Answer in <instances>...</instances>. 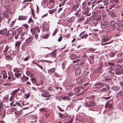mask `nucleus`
Listing matches in <instances>:
<instances>
[{
  "label": "nucleus",
  "instance_id": "f257e3e1",
  "mask_svg": "<svg viewBox=\"0 0 123 123\" xmlns=\"http://www.w3.org/2000/svg\"><path fill=\"white\" fill-rule=\"evenodd\" d=\"M108 64L109 65L111 66V67H110V70L108 71L109 73L111 74H114L115 73L116 74H120L118 71L117 72V71H114L115 69L114 64L110 62H108Z\"/></svg>",
  "mask_w": 123,
  "mask_h": 123
},
{
  "label": "nucleus",
  "instance_id": "f03ea898",
  "mask_svg": "<svg viewBox=\"0 0 123 123\" xmlns=\"http://www.w3.org/2000/svg\"><path fill=\"white\" fill-rule=\"evenodd\" d=\"M16 79V78L14 76L13 73L11 71L8 72V79L6 80L7 82H9L10 81H14Z\"/></svg>",
  "mask_w": 123,
  "mask_h": 123
},
{
  "label": "nucleus",
  "instance_id": "7ed1b4c3",
  "mask_svg": "<svg viewBox=\"0 0 123 123\" xmlns=\"http://www.w3.org/2000/svg\"><path fill=\"white\" fill-rule=\"evenodd\" d=\"M109 27L112 30H115L116 28V22L115 20L111 21L108 24Z\"/></svg>",
  "mask_w": 123,
  "mask_h": 123
},
{
  "label": "nucleus",
  "instance_id": "20e7f679",
  "mask_svg": "<svg viewBox=\"0 0 123 123\" xmlns=\"http://www.w3.org/2000/svg\"><path fill=\"white\" fill-rule=\"evenodd\" d=\"M36 31H37L38 33H39L40 32V29L38 26H36L34 28H32L30 29L31 32L33 34L36 33Z\"/></svg>",
  "mask_w": 123,
  "mask_h": 123
},
{
  "label": "nucleus",
  "instance_id": "39448f33",
  "mask_svg": "<svg viewBox=\"0 0 123 123\" xmlns=\"http://www.w3.org/2000/svg\"><path fill=\"white\" fill-rule=\"evenodd\" d=\"M106 86V84L101 82H99L95 84L94 85L95 87L97 89H99L100 88L105 87Z\"/></svg>",
  "mask_w": 123,
  "mask_h": 123
},
{
  "label": "nucleus",
  "instance_id": "423d86ee",
  "mask_svg": "<svg viewBox=\"0 0 123 123\" xmlns=\"http://www.w3.org/2000/svg\"><path fill=\"white\" fill-rule=\"evenodd\" d=\"M113 104V101L111 100H109L107 101L106 103L105 107L106 108V107H108L110 109L112 108Z\"/></svg>",
  "mask_w": 123,
  "mask_h": 123
},
{
  "label": "nucleus",
  "instance_id": "0eeeda50",
  "mask_svg": "<svg viewBox=\"0 0 123 123\" xmlns=\"http://www.w3.org/2000/svg\"><path fill=\"white\" fill-rule=\"evenodd\" d=\"M83 85L84 86V89L83 90H81L82 92H83V90L84 91L85 90H87L91 86L89 82L85 83L83 84Z\"/></svg>",
  "mask_w": 123,
  "mask_h": 123
},
{
  "label": "nucleus",
  "instance_id": "6e6552de",
  "mask_svg": "<svg viewBox=\"0 0 123 123\" xmlns=\"http://www.w3.org/2000/svg\"><path fill=\"white\" fill-rule=\"evenodd\" d=\"M42 27L44 31H48L49 28V26L47 23H44Z\"/></svg>",
  "mask_w": 123,
  "mask_h": 123
},
{
  "label": "nucleus",
  "instance_id": "1a4fd4ad",
  "mask_svg": "<svg viewBox=\"0 0 123 123\" xmlns=\"http://www.w3.org/2000/svg\"><path fill=\"white\" fill-rule=\"evenodd\" d=\"M56 55L55 51H54L51 53L48 54L47 55L46 57H55L56 56Z\"/></svg>",
  "mask_w": 123,
  "mask_h": 123
},
{
  "label": "nucleus",
  "instance_id": "9d476101",
  "mask_svg": "<svg viewBox=\"0 0 123 123\" xmlns=\"http://www.w3.org/2000/svg\"><path fill=\"white\" fill-rule=\"evenodd\" d=\"M41 96L45 97H50L51 95L49 94V92H45L41 94Z\"/></svg>",
  "mask_w": 123,
  "mask_h": 123
},
{
  "label": "nucleus",
  "instance_id": "9b49d317",
  "mask_svg": "<svg viewBox=\"0 0 123 123\" xmlns=\"http://www.w3.org/2000/svg\"><path fill=\"white\" fill-rule=\"evenodd\" d=\"M69 57L71 59L73 60L78 58L79 57V56L76 54H72Z\"/></svg>",
  "mask_w": 123,
  "mask_h": 123
},
{
  "label": "nucleus",
  "instance_id": "f8f14e48",
  "mask_svg": "<svg viewBox=\"0 0 123 123\" xmlns=\"http://www.w3.org/2000/svg\"><path fill=\"white\" fill-rule=\"evenodd\" d=\"M122 22L121 20H118L116 22V28L121 27L122 25Z\"/></svg>",
  "mask_w": 123,
  "mask_h": 123
},
{
  "label": "nucleus",
  "instance_id": "ddd939ff",
  "mask_svg": "<svg viewBox=\"0 0 123 123\" xmlns=\"http://www.w3.org/2000/svg\"><path fill=\"white\" fill-rule=\"evenodd\" d=\"M33 40V38L31 37H29L25 41V43L27 44L31 43Z\"/></svg>",
  "mask_w": 123,
  "mask_h": 123
},
{
  "label": "nucleus",
  "instance_id": "4468645a",
  "mask_svg": "<svg viewBox=\"0 0 123 123\" xmlns=\"http://www.w3.org/2000/svg\"><path fill=\"white\" fill-rule=\"evenodd\" d=\"M120 89V87L118 86L114 85L112 86L111 88V90L115 91H117Z\"/></svg>",
  "mask_w": 123,
  "mask_h": 123
},
{
  "label": "nucleus",
  "instance_id": "2eb2a0df",
  "mask_svg": "<svg viewBox=\"0 0 123 123\" xmlns=\"http://www.w3.org/2000/svg\"><path fill=\"white\" fill-rule=\"evenodd\" d=\"M28 18L27 16H23V15L19 16L18 19L20 20H25Z\"/></svg>",
  "mask_w": 123,
  "mask_h": 123
},
{
  "label": "nucleus",
  "instance_id": "dca6fc26",
  "mask_svg": "<svg viewBox=\"0 0 123 123\" xmlns=\"http://www.w3.org/2000/svg\"><path fill=\"white\" fill-rule=\"evenodd\" d=\"M107 23L106 22L103 21L101 22V25L102 29H104L107 26Z\"/></svg>",
  "mask_w": 123,
  "mask_h": 123
},
{
  "label": "nucleus",
  "instance_id": "f3484780",
  "mask_svg": "<svg viewBox=\"0 0 123 123\" xmlns=\"http://www.w3.org/2000/svg\"><path fill=\"white\" fill-rule=\"evenodd\" d=\"M21 43V42L20 41H18L15 43V47L16 49L19 50L20 47V46Z\"/></svg>",
  "mask_w": 123,
  "mask_h": 123
},
{
  "label": "nucleus",
  "instance_id": "a211bd4d",
  "mask_svg": "<svg viewBox=\"0 0 123 123\" xmlns=\"http://www.w3.org/2000/svg\"><path fill=\"white\" fill-rule=\"evenodd\" d=\"M84 78L83 77H80L77 78L76 80V81L78 83H82L84 81Z\"/></svg>",
  "mask_w": 123,
  "mask_h": 123
},
{
  "label": "nucleus",
  "instance_id": "6ab92c4d",
  "mask_svg": "<svg viewBox=\"0 0 123 123\" xmlns=\"http://www.w3.org/2000/svg\"><path fill=\"white\" fill-rule=\"evenodd\" d=\"M81 69L80 68H78L76 69L75 71V74L76 75H78L80 74L81 72Z\"/></svg>",
  "mask_w": 123,
  "mask_h": 123
},
{
  "label": "nucleus",
  "instance_id": "aec40b11",
  "mask_svg": "<svg viewBox=\"0 0 123 123\" xmlns=\"http://www.w3.org/2000/svg\"><path fill=\"white\" fill-rule=\"evenodd\" d=\"M77 4L74 5L72 7V9L74 10H77L79 8L80 4L77 3Z\"/></svg>",
  "mask_w": 123,
  "mask_h": 123
},
{
  "label": "nucleus",
  "instance_id": "412c9836",
  "mask_svg": "<svg viewBox=\"0 0 123 123\" xmlns=\"http://www.w3.org/2000/svg\"><path fill=\"white\" fill-rule=\"evenodd\" d=\"M106 86V87L103 88L100 90L101 92H104L107 90H108L110 89V88L108 85L106 84V86Z\"/></svg>",
  "mask_w": 123,
  "mask_h": 123
},
{
  "label": "nucleus",
  "instance_id": "4be33fe9",
  "mask_svg": "<svg viewBox=\"0 0 123 123\" xmlns=\"http://www.w3.org/2000/svg\"><path fill=\"white\" fill-rule=\"evenodd\" d=\"M20 90V87H19L18 88L16 89L15 90L13 91L11 93V94L14 96V95L15 94L17 93V92Z\"/></svg>",
  "mask_w": 123,
  "mask_h": 123
},
{
  "label": "nucleus",
  "instance_id": "5701e85b",
  "mask_svg": "<svg viewBox=\"0 0 123 123\" xmlns=\"http://www.w3.org/2000/svg\"><path fill=\"white\" fill-rule=\"evenodd\" d=\"M117 70H115V69L114 70V71H117L118 72H118L120 73V74H121V72H120V69L121 68V66L118 64H117L116 65Z\"/></svg>",
  "mask_w": 123,
  "mask_h": 123
},
{
  "label": "nucleus",
  "instance_id": "b1692460",
  "mask_svg": "<svg viewBox=\"0 0 123 123\" xmlns=\"http://www.w3.org/2000/svg\"><path fill=\"white\" fill-rule=\"evenodd\" d=\"M55 5L54 4L50 2H48L47 3V7L49 9H51Z\"/></svg>",
  "mask_w": 123,
  "mask_h": 123
},
{
  "label": "nucleus",
  "instance_id": "393cba45",
  "mask_svg": "<svg viewBox=\"0 0 123 123\" xmlns=\"http://www.w3.org/2000/svg\"><path fill=\"white\" fill-rule=\"evenodd\" d=\"M13 36H15L14 37L16 39H17L18 38L19 35L18 34L16 31L15 30L13 32Z\"/></svg>",
  "mask_w": 123,
  "mask_h": 123
},
{
  "label": "nucleus",
  "instance_id": "a878e982",
  "mask_svg": "<svg viewBox=\"0 0 123 123\" xmlns=\"http://www.w3.org/2000/svg\"><path fill=\"white\" fill-rule=\"evenodd\" d=\"M7 31V29L5 28L3 30H1L0 31V34H6Z\"/></svg>",
  "mask_w": 123,
  "mask_h": 123
},
{
  "label": "nucleus",
  "instance_id": "bb28decb",
  "mask_svg": "<svg viewBox=\"0 0 123 123\" xmlns=\"http://www.w3.org/2000/svg\"><path fill=\"white\" fill-rule=\"evenodd\" d=\"M1 74L3 75V78L5 79L7 77V75L6 74V71H2L1 72Z\"/></svg>",
  "mask_w": 123,
  "mask_h": 123
},
{
  "label": "nucleus",
  "instance_id": "cd10ccee",
  "mask_svg": "<svg viewBox=\"0 0 123 123\" xmlns=\"http://www.w3.org/2000/svg\"><path fill=\"white\" fill-rule=\"evenodd\" d=\"M84 87L83 86H80L79 89L77 88H76L74 89V91L76 92L79 93L80 92V89H84Z\"/></svg>",
  "mask_w": 123,
  "mask_h": 123
},
{
  "label": "nucleus",
  "instance_id": "c85d7f7f",
  "mask_svg": "<svg viewBox=\"0 0 123 123\" xmlns=\"http://www.w3.org/2000/svg\"><path fill=\"white\" fill-rule=\"evenodd\" d=\"M23 30V29H22L21 28L19 27L17 29L15 30V31H16L18 34L19 35L22 32V31Z\"/></svg>",
  "mask_w": 123,
  "mask_h": 123
},
{
  "label": "nucleus",
  "instance_id": "c756f323",
  "mask_svg": "<svg viewBox=\"0 0 123 123\" xmlns=\"http://www.w3.org/2000/svg\"><path fill=\"white\" fill-rule=\"evenodd\" d=\"M84 63V61L82 59H78L77 64L79 65H82Z\"/></svg>",
  "mask_w": 123,
  "mask_h": 123
},
{
  "label": "nucleus",
  "instance_id": "7c9ffc66",
  "mask_svg": "<svg viewBox=\"0 0 123 123\" xmlns=\"http://www.w3.org/2000/svg\"><path fill=\"white\" fill-rule=\"evenodd\" d=\"M110 6L112 8H113L115 6L116 4L114 3L113 2V0H111L110 2Z\"/></svg>",
  "mask_w": 123,
  "mask_h": 123
},
{
  "label": "nucleus",
  "instance_id": "2f4dec72",
  "mask_svg": "<svg viewBox=\"0 0 123 123\" xmlns=\"http://www.w3.org/2000/svg\"><path fill=\"white\" fill-rule=\"evenodd\" d=\"M87 5V3H86V1H85L82 3V5H81V8L82 9H85Z\"/></svg>",
  "mask_w": 123,
  "mask_h": 123
},
{
  "label": "nucleus",
  "instance_id": "473e14b6",
  "mask_svg": "<svg viewBox=\"0 0 123 123\" xmlns=\"http://www.w3.org/2000/svg\"><path fill=\"white\" fill-rule=\"evenodd\" d=\"M15 114L17 115H19L20 114H22L23 111L22 110H20L19 111H17L14 112Z\"/></svg>",
  "mask_w": 123,
  "mask_h": 123
},
{
  "label": "nucleus",
  "instance_id": "72a5a7b5",
  "mask_svg": "<svg viewBox=\"0 0 123 123\" xmlns=\"http://www.w3.org/2000/svg\"><path fill=\"white\" fill-rule=\"evenodd\" d=\"M62 10V8H60L58 11L57 14H56V16L57 18H61L62 17L61 14L60 15L59 14L60 12Z\"/></svg>",
  "mask_w": 123,
  "mask_h": 123
},
{
  "label": "nucleus",
  "instance_id": "f704fd0d",
  "mask_svg": "<svg viewBox=\"0 0 123 123\" xmlns=\"http://www.w3.org/2000/svg\"><path fill=\"white\" fill-rule=\"evenodd\" d=\"M22 74V73H15L14 74V75L16 78H18Z\"/></svg>",
  "mask_w": 123,
  "mask_h": 123
},
{
  "label": "nucleus",
  "instance_id": "c9c22d12",
  "mask_svg": "<svg viewBox=\"0 0 123 123\" xmlns=\"http://www.w3.org/2000/svg\"><path fill=\"white\" fill-rule=\"evenodd\" d=\"M55 71V68L51 69H49L48 70V73L49 74H52V73H54V71Z\"/></svg>",
  "mask_w": 123,
  "mask_h": 123
},
{
  "label": "nucleus",
  "instance_id": "e433bc0d",
  "mask_svg": "<svg viewBox=\"0 0 123 123\" xmlns=\"http://www.w3.org/2000/svg\"><path fill=\"white\" fill-rule=\"evenodd\" d=\"M10 47L8 45H6L4 50L3 51V52L4 53H6L8 50L9 49Z\"/></svg>",
  "mask_w": 123,
  "mask_h": 123
},
{
  "label": "nucleus",
  "instance_id": "4c0bfd02",
  "mask_svg": "<svg viewBox=\"0 0 123 123\" xmlns=\"http://www.w3.org/2000/svg\"><path fill=\"white\" fill-rule=\"evenodd\" d=\"M95 49L94 48H89L87 50L88 52H92L95 50Z\"/></svg>",
  "mask_w": 123,
  "mask_h": 123
},
{
  "label": "nucleus",
  "instance_id": "58836bf2",
  "mask_svg": "<svg viewBox=\"0 0 123 123\" xmlns=\"http://www.w3.org/2000/svg\"><path fill=\"white\" fill-rule=\"evenodd\" d=\"M6 60L9 61L12 60V58L9 55H6Z\"/></svg>",
  "mask_w": 123,
  "mask_h": 123
},
{
  "label": "nucleus",
  "instance_id": "ea45409f",
  "mask_svg": "<svg viewBox=\"0 0 123 123\" xmlns=\"http://www.w3.org/2000/svg\"><path fill=\"white\" fill-rule=\"evenodd\" d=\"M10 6V2L9 1H5L4 2V7H5L7 6Z\"/></svg>",
  "mask_w": 123,
  "mask_h": 123
},
{
  "label": "nucleus",
  "instance_id": "a19ab883",
  "mask_svg": "<svg viewBox=\"0 0 123 123\" xmlns=\"http://www.w3.org/2000/svg\"><path fill=\"white\" fill-rule=\"evenodd\" d=\"M13 31L12 30H11L8 31L7 33L6 34V36H8L9 35H11L12 34H13Z\"/></svg>",
  "mask_w": 123,
  "mask_h": 123
},
{
  "label": "nucleus",
  "instance_id": "79ce46f5",
  "mask_svg": "<svg viewBox=\"0 0 123 123\" xmlns=\"http://www.w3.org/2000/svg\"><path fill=\"white\" fill-rule=\"evenodd\" d=\"M4 7L5 8L7 12H9L11 10V7L10 6H9Z\"/></svg>",
  "mask_w": 123,
  "mask_h": 123
},
{
  "label": "nucleus",
  "instance_id": "37998d69",
  "mask_svg": "<svg viewBox=\"0 0 123 123\" xmlns=\"http://www.w3.org/2000/svg\"><path fill=\"white\" fill-rule=\"evenodd\" d=\"M4 16H5L6 18H9V14L8 12L6 11H5L4 13Z\"/></svg>",
  "mask_w": 123,
  "mask_h": 123
},
{
  "label": "nucleus",
  "instance_id": "c03bdc74",
  "mask_svg": "<svg viewBox=\"0 0 123 123\" xmlns=\"http://www.w3.org/2000/svg\"><path fill=\"white\" fill-rule=\"evenodd\" d=\"M109 14L111 15V16L112 17H116V15L114 13V12H113V11H111L109 13Z\"/></svg>",
  "mask_w": 123,
  "mask_h": 123
},
{
  "label": "nucleus",
  "instance_id": "a18cd8bd",
  "mask_svg": "<svg viewBox=\"0 0 123 123\" xmlns=\"http://www.w3.org/2000/svg\"><path fill=\"white\" fill-rule=\"evenodd\" d=\"M81 11V9L80 7L79 8V9L76 10V12L75 13V15L78 16L79 12Z\"/></svg>",
  "mask_w": 123,
  "mask_h": 123
},
{
  "label": "nucleus",
  "instance_id": "49530a36",
  "mask_svg": "<svg viewBox=\"0 0 123 123\" xmlns=\"http://www.w3.org/2000/svg\"><path fill=\"white\" fill-rule=\"evenodd\" d=\"M118 95H119L123 96V90H120L117 92Z\"/></svg>",
  "mask_w": 123,
  "mask_h": 123
},
{
  "label": "nucleus",
  "instance_id": "de8ad7c7",
  "mask_svg": "<svg viewBox=\"0 0 123 123\" xmlns=\"http://www.w3.org/2000/svg\"><path fill=\"white\" fill-rule=\"evenodd\" d=\"M4 13L0 14V23L1 22V19H3L4 18Z\"/></svg>",
  "mask_w": 123,
  "mask_h": 123
},
{
  "label": "nucleus",
  "instance_id": "09e8293b",
  "mask_svg": "<svg viewBox=\"0 0 123 123\" xmlns=\"http://www.w3.org/2000/svg\"><path fill=\"white\" fill-rule=\"evenodd\" d=\"M82 58L85 60H88L89 62H90V60L89 59L86 55H84L83 56H82Z\"/></svg>",
  "mask_w": 123,
  "mask_h": 123
},
{
  "label": "nucleus",
  "instance_id": "8fccbe9b",
  "mask_svg": "<svg viewBox=\"0 0 123 123\" xmlns=\"http://www.w3.org/2000/svg\"><path fill=\"white\" fill-rule=\"evenodd\" d=\"M109 37V38L108 37H106L105 38H104L103 39H102V42H105L107 41H108L109 40L110 38Z\"/></svg>",
  "mask_w": 123,
  "mask_h": 123
},
{
  "label": "nucleus",
  "instance_id": "3c124183",
  "mask_svg": "<svg viewBox=\"0 0 123 123\" xmlns=\"http://www.w3.org/2000/svg\"><path fill=\"white\" fill-rule=\"evenodd\" d=\"M55 11V9H53L52 10H50L49 11V12L50 14H52L54 13Z\"/></svg>",
  "mask_w": 123,
  "mask_h": 123
},
{
  "label": "nucleus",
  "instance_id": "603ef678",
  "mask_svg": "<svg viewBox=\"0 0 123 123\" xmlns=\"http://www.w3.org/2000/svg\"><path fill=\"white\" fill-rule=\"evenodd\" d=\"M94 97V96L93 95H91L88 96L87 97V98L90 100L92 99Z\"/></svg>",
  "mask_w": 123,
  "mask_h": 123
},
{
  "label": "nucleus",
  "instance_id": "864d4df0",
  "mask_svg": "<svg viewBox=\"0 0 123 123\" xmlns=\"http://www.w3.org/2000/svg\"><path fill=\"white\" fill-rule=\"evenodd\" d=\"M88 36V35L86 34H84L81 36V38L83 39L84 38H86Z\"/></svg>",
  "mask_w": 123,
  "mask_h": 123
},
{
  "label": "nucleus",
  "instance_id": "5fc2aeb1",
  "mask_svg": "<svg viewBox=\"0 0 123 123\" xmlns=\"http://www.w3.org/2000/svg\"><path fill=\"white\" fill-rule=\"evenodd\" d=\"M13 71L14 72H17L16 73H18L20 72V70L17 68H16L14 69H13Z\"/></svg>",
  "mask_w": 123,
  "mask_h": 123
},
{
  "label": "nucleus",
  "instance_id": "6e6d98bb",
  "mask_svg": "<svg viewBox=\"0 0 123 123\" xmlns=\"http://www.w3.org/2000/svg\"><path fill=\"white\" fill-rule=\"evenodd\" d=\"M29 79V78L28 77H26L25 78V79H24V78H21V80L23 82H24L25 81H25H27Z\"/></svg>",
  "mask_w": 123,
  "mask_h": 123
},
{
  "label": "nucleus",
  "instance_id": "4d7b16f0",
  "mask_svg": "<svg viewBox=\"0 0 123 123\" xmlns=\"http://www.w3.org/2000/svg\"><path fill=\"white\" fill-rule=\"evenodd\" d=\"M49 34H45L43 37L44 39H47L49 36Z\"/></svg>",
  "mask_w": 123,
  "mask_h": 123
},
{
  "label": "nucleus",
  "instance_id": "13d9d810",
  "mask_svg": "<svg viewBox=\"0 0 123 123\" xmlns=\"http://www.w3.org/2000/svg\"><path fill=\"white\" fill-rule=\"evenodd\" d=\"M84 105V106L86 107H90V104H88L87 103H85Z\"/></svg>",
  "mask_w": 123,
  "mask_h": 123
},
{
  "label": "nucleus",
  "instance_id": "bf43d9fd",
  "mask_svg": "<svg viewBox=\"0 0 123 123\" xmlns=\"http://www.w3.org/2000/svg\"><path fill=\"white\" fill-rule=\"evenodd\" d=\"M67 13H64V12L62 14V16L63 17V19L64 20H65V18L67 16Z\"/></svg>",
  "mask_w": 123,
  "mask_h": 123
},
{
  "label": "nucleus",
  "instance_id": "052dcab7",
  "mask_svg": "<svg viewBox=\"0 0 123 123\" xmlns=\"http://www.w3.org/2000/svg\"><path fill=\"white\" fill-rule=\"evenodd\" d=\"M4 108L3 106H2V103L1 102L0 103V112L2 111V110Z\"/></svg>",
  "mask_w": 123,
  "mask_h": 123
},
{
  "label": "nucleus",
  "instance_id": "680f3d73",
  "mask_svg": "<svg viewBox=\"0 0 123 123\" xmlns=\"http://www.w3.org/2000/svg\"><path fill=\"white\" fill-rule=\"evenodd\" d=\"M3 85L6 86H10L12 85V83H5L3 84Z\"/></svg>",
  "mask_w": 123,
  "mask_h": 123
},
{
  "label": "nucleus",
  "instance_id": "e2e57ef3",
  "mask_svg": "<svg viewBox=\"0 0 123 123\" xmlns=\"http://www.w3.org/2000/svg\"><path fill=\"white\" fill-rule=\"evenodd\" d=\"M109 2V0H106L103 1V3H104V5H107L108 3Z\"/></svg>",
  "mask_w": 123,
  "mask_h": 123
},
{
  "label": "nucleus",
  "instance_id": "0e129e2a",
  "mask_svg": "<svg viewBox=\"0 0 123 123\" xmlns=\"http://www.w3.org/2000/svg\"><path fill=\"white\" fill-rule=\"evenodd\" d=\"M62 99L64 100H69L70 99V98L68 96H65L63 98H62Z\"/></svg>",
  "mask_w": 123,
  "mask_h": 123
},
{
  "label": "nucleus",
  "instance_id": "69168bd1",
  "mask_svg": "<svg viewBox=\"0 0 123 123\" xmlns=\"http://www.w3.org/2000/svg\"><path fill=\"white\" fill-rule=\"evenodd\" d=\"M115 55V52H112L109 54V55L111 57H113Z\"/></svg>",
  "mask_w": 123,
  "mask_h": 123
},
{
  "label": "nucleus",
  "instance_id": "338daca9",
  "mask_svg": "<svg viewBox=\"0 0 123 123\" xmlns=\"http://www.w3.org/2000/svg\"><path fill=\"white\" fill-rule=\"evenodd\" d=\"M90 107L91 106H94L95 105L96 103L94 102H91L90 103Z\"/></svg>",
  "mask_w": 123,
  "mask_h": 123
},
{
  "label": "nucleus",
  "instance_id": "774afa93",
  "mask_svg": "<svg viewBox=\"0 0 123 123\" xmlns=\"http://www.w3.org/2000/svg\"><path fill=\"white\" fill-rule=\"evenodd\" d=\"M15 23V21H12V22L11 23L10 25V27H12L13 26Z\"/></svg>",
  "mask_w": 123,
  "mask_h": 123
}]
</instances>
